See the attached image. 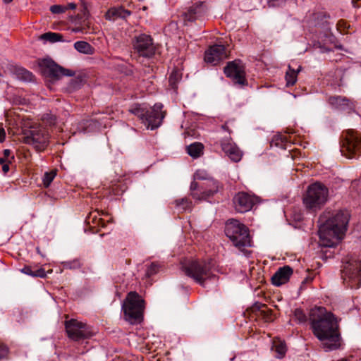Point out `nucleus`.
<instances>
[{
    "instance_id": "nucleus-1",
    "label": "nucleus",
    "mask_w": 361,
    "mask_h": 361,
    "mask_svg": "<svg viewBox=\"0 0 361 361\" xmlns=\"http://www.w3.org/2000/svg\"><path fill=\"white\" fill-rule=\"evenodd\" d=\"M310 328L314 336L322 342L326 351L338 349L341 345L339 320L326 308L317 307L309 313Z\"/></svg>"
},
{
    "instance_id": "nucleus-2",
    "label": "nucleus",
    "mask_w": 361,
    "mask_h": 361,
    "mask_svg": "<svg viewBox=\"0 0 361 361\" xmlns=\"http://www.w3.org/2000/svg\"><path fill=\"white\" fill-rule=\"evenodd\" d=\"M350 214L340 210L330 216H320L321 224L318 231L319 243L323 247H334L336 241L341 239L347 231Z\"/></svg>"
},
{
    "instance_id": "nucleus-3",
    "label": "nucleus",
    "mask_w": 361,
    "mask_h": 361,
    "mask_svg": "<svg viewBox=\"0 0 361 361\" xmlns=\"http://www.w3.org/2000/svg\"><path fill=\"white\" fill-rule=\"evenodd\" d=\"M214 270L212 259H194L182 266L183 273L204 288L207 281H218L219 276L214 273Z\"/></svg>"
},
{
    "instance_id": "nucleus-4",
    "label": "nucleus",
    "mask_w": 361,
    "mask_h": 361,
    "mask_svg": "<svg viewBox=\"0 0 361 361\" xmlns=\"http://www.w3.org/2000/svg\"><path fill=\"white\" fill-rule=\"evenodd\" d=\"M121 309L126 322L138 324L144 319L145 301L136 291H130L124 299Z\"/></svg>"
},
{
    "instance_id": "nucleus-5",
    "label": "nucleus",
    "mask_w": 361,
    "mask_h": 361,
    "mask_svg": "<svg viewBox=\"0 0 361 361\" xmlns=\"http://www.w3.org/2000/svg\"><path fill=\"white\" fill-rule=\"evenodd\" d=\"M328 197V188L322 183L315 182L307 187L303 195L302 203L307 210L316 212L324 206Z\"/></svg>"
},
{
    "instance_id": "nucleus-6",
    "label": "nucleus",
    "mask_w": 361,
    "mask_h": 361,
    "mask_svg": "<svg viewBox=\"0 0 361 361\" xmlns=\"http://www.w3.org/2000/svg\"><path fill=\"white\" fill-rule=\"evenodd\" d=\"M225 233L233 245L239 250L251 246L248 228L237 220H229L226 223Z\"/></svg>"
},
{
    "instance_id": "nucleus-7",
    "label": "nucleus",
    "mask_w": 361,
    "mask_h": 361,
    "mask_svg": "<svg viewBox=\"0 0 361 361\" xmlns=\"http://www.w3.org/2000/svg\"><path fill=\"white\" fill-rule=\"evenodd\" d=\"M341 278L347 286L359 288L361 286V261L353 257L348 259L341 270Z\"/></svg>"
},
{
    "instance_id": "nucleus-8",
    "label": "nucleus",
    "mask_w": 361,
    "mask_h": 361,
    "mask_svg": "<svg viewBox=\"0 0 361 361\" xmlns=\"http://www.w3.org/2000/svg\"><path fill=\"white\" fill-rule=\"evenodd\" d=\"M341 152L348 159L361 155V137L358 133L350 129L342 133Z\"/></svg>"
},
{
    "instance_id": "nucleus-9",
    "label": "nucleus",
    "mask_w": 361,
    "mask_h": 361,
    "mask_svg": "<svg viewBox=\"0 0 361 361\" xmlns=\"http://www.w3.org/2000/svg\"><path fill=\"white\" fill-rule=\"evenodd\" d=\"M65 329L68 337L75 342L89 339L94 334L90 325L75 319L66 321Z\"/></svg>"
},
{
    "instance_id": "nucleus-10",
    "label": "nucleus",
    "mask_w": 361,
    "mask_h": 361,
    "mask_svg": "<svg viewBox=\"0 0 361 361\" xmlns=\"http://www.w3.org/2000/svg\"><path fill=\"white\" fill-rule=\"evenodd\" d=\"M49 138V134L44 129L40 126H31L29 130H25L23 141L42 152L47 147Z\"/></svg>"
},
{
    "instance_id": "nucleus-11",
    "label": "nucleus",
    "mask_w": 361,
    "mask_h": 361,
    "mask_svg": "<svg viewBox=\"0 0 361 361\" xmlns=\"http://www.w3.org/2000/svg\"><path fill=\"white\" fill-rule=\"evenodd\" d=\"M134 52L140 57L150 59L156 53V47L151 35L145 33L135 35L132 39Z\"/></svg>"
},
{
    "instance_id": "nucleus-12",
    "label": "nucleus",
    "mask_w": 361,
    "mask_h": 361,
    "mask_svg": "<svg viewBox=\"0 0 361 361\" xmlns=\"http://www.w3.org/2000/svg\"><path fill=\"white\" fill-rule=\"evenodd\" d=\"M224 74L226 77L230 78L234 84L241 86L247 85L245 78V66L240 59H235L233 61L228 62L224 69Z\"/></svg>"
},
{
    "instance_id": "nucleus-13",
    "label": "nucleus",
    "mask_w": 361,
    "mask_h": 361,
    "mask_svg": "<svg viewBox=\"0 0 361 361\" xmlns=\"http://www.w3.org/2000/svg\"><path fill=\"white\" fill-rule=\"evenodd\" d=\"M39 65L44 73L53 79H59L61 76H72L74 75L73 71L59 66L51 59L41 60Z\"/></svg>"
},
{
    "instance_id": "nucleus-14",
    "label": "nucleus",
    "mask_w": 361,
    "mask_h": 361,
    "mask_svg": "<svg viewBox=\"0 0 361 361\" xmlns=\"http://www.w3.org/2000/svg\"><path fill=\"white\" fill-rule=\"evenodd\" d=\"M162 109L163 104L161 103L155 104L150 109H147L142 122L147 128L154 130L161 126L166 115V112L163 111Z\"/></svg>"
},
{
    "instance_id": "nucleus-15",
    "label": "nucleus",
    "mask_w": 361,
    "mask_h": 361,
    "mask_svg": "<svg viewBox=\"0 0 361 361\" xmlns=\"http://www.w3.org/2000/svg\"><path fill=\"white\" fill-rule=\"evenodd\" d=\"M306 18L307 25L312 32H324L326 35L330 30L328 23L329 16L325 12L312 13Z\"/></svg>"
},
{
    "instance_id": "nucleus-16",
    "label": "nucleus",
    "mask_w": 361,
    "mask_h": 361,
    "mask_svg": "<svg viewBox=\"0 0 361 361\" xmlns=\"http://www.w3.org/2000/svg\"><path fill=\"white\" fill-rule=\"evenodd\" d=\"M222 151L233 162H238L241 160L243 152L233 141L231 136H225L221 138L219 142Z\"/></svg>"
},
{
    "instance_id": "nucleus-17",
    "label": "nucleus",
    "mask_w": 361,
    "mask_h": 361,
    "mask_svg": "<svg viewBox=\"0 0 361 361\" xmlns=\"http://www.w3.org/2000/svg\"><path fill=\"white\" fill-rule=\"evenodd\" d=\"M255 202V197L244 192H238L233 198L235 209L240 213L250 211Z\"/></svg>"
},
{
    "instance_id": "nucleus-18",
    "label": "nucleus",
    "mask_w": 361,
    "mask_h": 361,
    "mask_svg": "<svg viewBox=\"0 0 361 361\" xmlns=\"http://www.w3.org/2000/svg\"><path fill=\"white\" fill-rule=\"evenodd\" d=\"M226 57V47L221 44L211 46L204 54V61L213 65L218 64Z\"/></svg>"
},
{
    "instance_id": "nucleus-19",
    "label": "nucleus",
    "mask_w": 361,
    "mask_h": 361,
    "mask_svg": "<svg viewBox=\"0 0 361 361\" xmlns=\"http://www.w3.org/2000/svg\"><path fill=\"white\" fill-rule=\"evenodd\" d=\"M329 104L334 108L350 111L354 109V103L345 97L342 96H331L328 99Z\"/></svg>"
},
{
    "instance_id": "nucleus-20",
    "label": "nucleus",
    "mask_w": 361,
    "mask_h": 361,
    "mask_svg": "<svg viewBox=\"0 0 361 361\" xmlns=\"http://www.w3.org/2000/svg\"><path fill=\"white\" fill-rule=\"evenodd\" d=\"M293 273V269L288 265L280 267L271 277V282L274 286H280L288 281Z\"/></svg>"
},
{
    "instance_id": "nucleus-21",
    "label": "nucleus",
    "mask_w": 361,
    "mask_h": 361,
    "mask_svg": "<svg viewBox=\"0 0 361 361\" xmlns=\"http://www.w3.org/2000/svg\"><path fill=\"white\" fill-rule=\"evenodd\" d=\"M100 216L99 212L96 210L90 212L85 219L89 229L93 233H98L100 227L106 226V221Z\"/></svg>"
},
{
    "instance_id": "nucleus-22",
    "label": "nucleus",
    "mask_w": 361,
    "mask_h": 361,
    "mask_svg": "<svg viewBox=\"0 0 361 361\" xmlns=\"http://www.w3.org/2000/svg\"><path fill=\"white\" fill-rule=\"evenodd\" d=\"M221 188H222V185L213 178L202 183L201 189L203 190L204 200H207L210 197H212L214 194L217 193Z\"/></svg>"
},
{
    "instance_id": "nucleus-23",
    "label": "nucleus",
    "mask_w": 361,
    "mask_h": 361,
    "mask_svg": "<svg viewBox=\"0 0 361 361\" xmlns=\"http://www.w3.org/2000/svg\"><path fill=\"white\" fill-rule=\"evenodd\" d=\"M131 12L123 7L111 8L105 14V18L109 20H115L118 18H126L130 16Z\"/></svg>"
},
{
    "instance_id": "nucleus-24",
    "label": "nucleus",
    "mask_w": 361,
    "mask_h": 361,
    "mask_svg": "<svg viewBox=\"0 0 361 361\" xmlns=\"http://www.w3.org/2000/svg\"><path fill=\"white\" fill-rule=\"evenodd\" d=\"M202 11V3H196L190 6L188 11L184 13V19L186 21H195L200 16Z\"/></svg>"
},
{
    "instance_id": "nucleus-25",
    "label": "nucleus",
    "mask_w": 361,
    "mask_h": 361,
    "mask_svg": "<svg viewBox=\"0 0 361 361\" xmlns=\"http://www.w3.org/2000/svg\"><path fill=\"white\" fill-rule=\"evenodd\" d=\"M13 73L18 79L25 82H31L34 78L33 74L23 67L15 66Z\"/></svg>"
},
{
    "instance_id": "nucleus-26",
    "label": "nucleus",
    "mask_w": 361,
    "mask_h": 361,
    "mask_svg": "<svg viewBox=\"0 0 361 361\" xmlns=\"http://www.w3.org/2000/svg\"><path fill=\"white\" fill-rule=\"evenodd\" d=\"M21 272L32 277L45 278L47 276L45 270L37 266H25L21 269Z\"/></svg>"
},
{
    "instance_id": "nucleus-27",
    "label": "nucleus",
    "mask_w": 361,
    "mask_h": 361,
    "mask_svg": "<svg viewBox=\"0 0 361 361\" xmlns=\"http://www.w3.org/2000/svg\"><path fill=\"white\" fill-rule=\"evenodd\" d=\"M301 71V66H299L297 70H295L288 66V69L286 73L285 79L286 81V86H293L297 82L298 73Z\"/></svg>"
},
{
    "instance_id": "nucleus-28",
    "label": "nucleus",
    "mask_w": 361,
    "mask_h": 361,
    "mask_svg": "<svg viewBox=\"0 0 361 361\" xmlns=\"http://www.w3.org/2000/svg\"><path fill=\"white\" fill-rule=\"evenodd\" d=\"M204 146L200 142H194L187 147L188 154L192 158H197L203 153Z\"/></svg>"
},
{
    "instance_id": "nucleus-29",
    "label": "nucleus",
    "mask_w": 361,
    "mask_h": 361,
    "mask_svg": "<svg viewBox=\"0 0 361 361\" xmlns=\"http://www.w3.org/2000/svg\"><path fill=\"white\" fill-rule=\"evenodd\" d=\"M74 48L79 52L85 54H93L94 47L87 42L78 41L74 44Z\"/></svg>"
},
{
    "instance_id": "nucleus-30",
    "label": "nucleus",
    "mask_w": 361,
    "mask_h": 361,
    "mask_svg": "<svg viewBox=\"0 0 361 361\" xmlns=\"http://www.w3.org/2000/svg\"><path fill=\"white\" fill-rule=\"evenodd\" d=\"M190 190L191 191L190 195L193 199L204 200L203 190L201 189V184L196 181H192L190 183Z\"/></svg>"
},
{
    "instance_id": "nucleus-31",
    "label": "nucleus",
    "mask_w": 361,
    "mask_h": 361,
    "mask_svg": "<svg viewBox=\"0 0 361 361\" xmlns=\"http://www.w3.org/2000/svg\"><path fill=\"white\" fill-rule=\"evenodd\" d=\"M286 350V345L283 341L279 339L274 341L272 350L277 353L276 355L277 358H282L285 355Z\"/></svg>"
},
{
    "instance_id": "nucleus-32",
    "label": "nucleus",
    "mask_w": 361,
    "mask_h": 361,
    "mask_svg": "<svg viewBox=\"0 0 361 361\" xmlns=\"http://www.w3.org/2000/svg\"><path fill=\"white\" fill-rule=\"evenodd\" d=\"M182 78V73L178 69H174L171 73L169 77V86L176 90L178 88V83Z\"/></svg>"
},
{
    "instance_id": "nucleus-33",
    "label": "nucleus",
    "mask_w": 361,
    "mask_h": 361,
    "mask_svg": "<svg viewBox=\"0 0 361 361\" xmlns=\"http://www.w3.org/2000/svg\"><path fill=\"white\" fill-rule=\"evenodd\" d=\"M63 36L61 34L51 32H46L40 36V39L51 43L62 42L63 41Z\"/></svg>"
},
{
    "instance_id": "nucleus-34",
    "label": "nucleus",
    "mask_w": 361,
    "mask_h": 361,
    "mask_svg": "<svg viewBox=\"0 0 361 361\" xmlns=\"http://www.w3.org/2000/svg\"><path fill=\"white\" fill-rule=\"evenodd\" d=\"M293 319L298 324H305L309 321V317L306 315L301 308H296L293 312Z\"/></svg>"
},
{
    "instance_id": "nucleus-35",
    "label": "nucleus",
    "mask_w": 361,
    "mask_h": 361,
    "mask_svg": "<svg viewBox=\"0 0 361 361\" xmlns=\"http://www.w3.org/2000/svg\"><path fill=\"white\" fill-rule=\"evenodd\" d=\"M174 203L176 207L182 212L190 209L192 207V202L188 197L176 200Z\"/></svg>"
},
{
    "instance_id": "nucleus-36",
    "label": "nucleus",
    "mask_w": 361,
    "mask_h": 361,
    "mask_svg": "<svg viewBox=\"0 0 361 361\" xmlns=\"http://www.w3.org/2000/svg\"><path fill=\"white\" fill-rule=\"evenodd\" d=\"M146 108H142L140 104H135L129 109V112L137 116L142 121L146 114Z\"/></svg>"
},
{
    "instance_id": "nucleus-37",
    "label": "nucleus",
    "mask_w": 361,
    "mask_h": 361,
    "mask_svg": "<svg viewBox=\"0 0 361 361\" xmlns=\"http://www.w3.org/2000/svg\"><path fill=\"white\" fill-rule=\"evenodd\" d=\"M161 268V264L157 262H152L147 268L145 276L151 277L157 274Z\"/></svg>"
},
{
    "instance_id": "nucleus-38",
    "label": "nucleus",
    "mask_w": 361,
    "mask_h": 361,
    "mask_svg": "<svg viewBox=\"0 0 361 361\" xmlns=\"http://www.w3.org/2000/svg\"><path fill=\"white\" fill-rule=\"evenodd\" d=\"M82 80L80 78H74L70 80L68 84L67 90L68 92H73L81 87Z\"/></svg>"
},
{
    "instance_id": "nucleus-39",
    "label": "nucleus",
    "mask_w": 361,
    "mask_h": 361,
    "mask_svg": "<svg viewBox=\"0 0 361 361\" xmlns=\"http://www.w3.org/2000/svg\"><path fill=\"white\" fill-rule=\"evenodd\" d=\"M56 176V171L46 172L42 178L44 186L45 188H48L50 185L51 183L53 181V180Z\"/></svg>"
},
{
    "instance_id": "nucleus-40",
    "label": "nucleus",
    "mask_w": 361,
    "mask_h": 361,
    "mask_svg": "<svg viewBox=\"0 0 361 361\" xmlns=\"http://www.w3.org/2000/svg\"><path fill=\"white\" fill-rule=\"evenodd\" d=\"M258 308L266 322H269L271 319L272 311L271 310H268L266 305L260 304L259 305Z\"/></svg>"
},
{
    "instance_id": "nucleus-41",
    "label": "nucleus",
    "mask_w": 361,
    "mask_h": 361,
    "mask_svg": "<svg viewBox=\"0 0 361 361\" xmlns=\"http://www.w3.org/2000/svg\"><path fill=\"white\" fill-rule=\"evenodd\" d=\"M271 145H274L276 147L285 149L286 145V138L282 135H276L273 138Z\"/></svg>"
},
{
    "instance_id": "nucleus-42",
    "label": "nucleus",
    "mask_w": 361,
    "mask_h": 361,
    "mask_svg": "<svg viewBox=\"0 0 361 361\" xmlns=\"http://www.w3.org/2000/svg\"><path fill=\"white\" fill-rule=\"evenodd\" d=\"M212 177L209 176V174L203 170H197L194 174V178L200 180H205L207 181L208 179H210Z\"/></svg>"
},
{
    "instance_id": "nucleus-43",
    "label": "nucleus",
    "mask_w": 361,
    "mask_h": 361,
    "mask_svg": "<svg viewBox=\"0 0 361 361\" xmlns=\"http://www.w3.org/2000/svg\"><path fill=\"white\" fill-rule=\"evenodd\" d=\"M42 121L49 126H54L56 123V117L51 114H46L43 115Z\"/></svg>"
},
{
    "instance_id": "nucleus-44",
    "label": "nucleus",
    "mask_w": 361,
    "mask_h": 361,
    "mask_svg": "<svg viewBox=\"0 0 361 361\" xmlns=\"http://www.w3.org/2000/svg\"><path fill=\"white\" fill-rule=\"evenodd\" d=\"M337 30L342 34L347 32V30L349 27L347 22L344 20H340L336 24Z\"/></svg>"
},
{
    "instance_id": "nucleus-45",
    "label": "nucleus",
    "mask_w": 361,
    "mask_h": 361,
    "mask_svg": "<svg viewBox=\"0 0 361 361\" xmlns=\"http://www.w3.org/2000/svg\"><path fill=\"white\" fill-rule=\"evenodd\" d=\"M9 353V348L8 347L0 342V360L6 358Z\"/></svg>"
},
{
    "instance_id": "nucleus-46",
    "label": "nucleus",
    "mask_w": 361,
    "mask_h": 361,
    "mask_svg": "<svg viewBox=\"0 0 361 361\" xmlns=\"http://www.w3.org/2000/svg\"><path fill=\"white\" fill-rule=\"evenodd\" d=\"M67 10V8H66L63 6L61 5H53L50 7V11L52 13L59 14L63 13Z\"/></svg>"
},
{
    "instance_id": "nucleus-47",
    "label": "nucleus",
    "mask_w": 361,
    "mask_h": 361,
    "mask_svg": "<svg viewBox=\"0 0 361 361\" xmlns=\"http://www.w3.org/2000/svg\"><path fill=\"white\" fill-rule=\"evenodd\" d=\"M66 267L69 269H79L81 267L82 264L78 259H75L71 262H68L66 264Z\"/></svg>"
},
{
    "instance_id": "nucleus-48",
    "label": "nucleus",
    "mask_w": 361,
    "mask_h": 361,
    "mask_svg": "<svg viewBox=\"0 0 361 361\" xmlns=\"http://www.w3.org/2000/svg\"><path fill=\"white\" fill-rule=\"evenodd\" d=\"M11 154L12 152L10 149H6L3 151V158H4L7 161L11 162V161L14 159V156Z\"/></svg>"
},
{
    "instance_id": "nucleus-49",
    "label": "nucleus",
    "mask_w": 361,
    "mask_h": 361,
    "mask_svg": "<svg viewBox=\"0 0 361 361\" xmlns=\"http://www.w3.org/2000/svg\"><path fill=\"white\" fill-rule=\"evenodd\" d=\"M314 46L315 49H319V51L322 53L329 52L331 51L329 48L326 47L325 45H322L319 42L315 43Z\"/></svg>"
},
{
    "instance_id": "nucleus-50",
    "label": "nucleus",
    "mask_w": 361,
    "mask_h": 361,
    "mask_svg": "<svg viewBox=\"0 0 361 361\" xmlns=\"http://www.w3.org/2000/svg\"><path fill=\"white\" fill-rule=\"evenodd\" d=\"M231 122V121H228L224 124L221 126V128L223 130L227 131L228 133V136H231V134L232 133V130L230 129L228 126Z\"/></svg>"
},
{
    "instance_id": "nucleus-51",
    "label": "nucleus",
    "mask_w": 361,
    "mask_h": 361,
    "mask_svg": "<svg viewBox=\"0 0 361 361\" xmlns=\"http://www.w3.org/2000/svg\"><path fill=\"white\" fill-rule=\"evenodd\" d=\"M6 132L4 128L0 125V143L5 140Z\"/></svg>"
},
{
    "instance_id": "nucleus-52",
    "label": "nucleus",
    "mask_w": 361,
    "mask_h": 361,
    "mask_svg": "<svg viewBox=\"0 0 361 361\" xmlns=\"http://www.w3.org/2000/svg\"><path fill=\"white\" fill-rule=\"evenodd\" d=\"M288 0H269V2L273 5V6H279L283 3H285Z\"/></svg>"
},
{
    "instance_id": "nucleus-53",
    "label": "nucleus",
    "mask_w": 361,
    "mask_h": 361,
    "mask_svg": "<svg viewBox=\"0 0 361 361\" xmlns=\"http://www.w3.org/2000/svg\"><path fill=\"white\" fill-rule=\"evenodd\" d=\"M11 163V162H7L5 164L2 165V171L4 173H6L9 171V169H10L9 164Z\"/></svg>"
},
{
    "instance_id": "nucleus-54",
    "label": "nucleus",
    "mask_w": 361,
    "mask_h": 361,
    "mask_svg": "<svg viewBox=\"0 0 361 361\" xmlns=\"http://www.w3.org/2000/svg\"><path fill=\"white\" fill-rule=\"evenodd\" d=\"M68 9L73 10L76 8V4L74 3H69L66 6H65Z\"/></svg>"
},
{
    "instance_id": "nucleus-55",
    "label": "nucleus",
    "mask_w": 361,
    "mask_h": 361,
    "mask_svg": "<svg viewBox=\"0 0 361 361\" xmlns=\"http://www.w3.org/2000/svg\"><path fill=\"white\" fill-rule=\"evenodd\" d=\"M8 161L3 157L0 158V164L2 166L3 164H5Z\"/></svg>"
},
{
    "instance_id": "nucleus-56",
    "label": "nucleus",
    "mask_w": 361,
    "mask_h": 361,
    "mask_svg": "<svg viewBox=\"0 0 361 361\" xmlns=\"http://www.w3.org/2000/svg\"><path fill=\"white\" fill-rule=\"evenodd\" d=\"M312 278H308V277H307V278H306V279L302 281V283H305L309 282V281H312Z\"/></svg>"
},
{
    "instance_id": "nucleus-57",
    "label": "nucleus",
    "mask_w": 361,
    "mask_h": 361,
    "mask_svg": "<svg viewBox=\"0 0 361 361\" xmlns=\"http://www.w3.org/2000/svg\"><path fill=\"white\" fill-rule=\"evenodd\" d=\"M13 0H3V1L5 3V4H9Z\"/></svg>"
},
{
    "instance_id": "nucleus-58",
    "label": "nucleus",
    "mask_w": 361,
    "mask_h": 361,
    "mask_svg": "<svg viewBox=\"0 0 361 361\" xmlns=\"http://www.w3.org/2000/svg\"><path fill=\"white\" fill-rule=\"evenodd\" d=\"M87 350H86V352H87ZM85 353V351L82 350V351H81V352H78V354L82 355V354H84Z\"/></svg>"
}]
</instances>
